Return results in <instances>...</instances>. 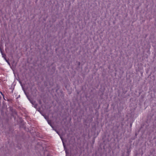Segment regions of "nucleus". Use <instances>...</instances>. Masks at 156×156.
Returning <instances> with one entry per match:
<instances>
[{
	"instance_id": "f257e3e1",
	"label": "nucleus",
	"mask_w": 156,
	"mask_h": 156,
	"mask_svg": "<svg viewBox=\"0 0 156 156\" xmlns=\"http://www.w3.org/2000/svg\"><path fill=\"white\" fill-rule=\"evenodd\" d=\"M0 51H1V53H2V57H4L5 58V57L6 56L3 53L2 51L1 50H0Z\"/></svg>"
},
{
	"instance_id": "7ed1b4c3",
	"label": "nucleus",
	"mask_w": 156,
	"mask_h": 156,
	"mask_svg": "<svg viewBox=\"0 0 156 156\" xmlns=\"http://www.w3.org/2000/svg\"><path fill=\"white\" fill-rule=\"evenodd\" d=\"M0 93H1V94L2 95H3L2 94V92H0Z\"/></svg>"
},
{
	"instance_id": "f03ea898",
	"label": "nucleus",
	"mask_w": 156,
	"mask_h": 156,
	"mask_svg": "<svg viewBox=\"0 0 156 156\" xmlns=\"http://www.w3.org/2000/svg\"><path fill=\"white\" fill-rule=\"evenodd\" d=\"M0 51H1V53H2V57H4L5 58V57L6 56L3 53L2 51L1 50H0Z\"/></svg>"
}]
</instances>
